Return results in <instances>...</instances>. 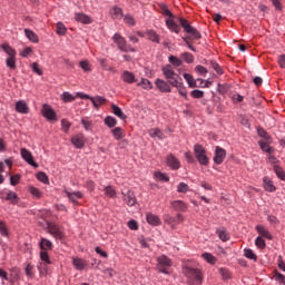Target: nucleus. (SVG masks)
<instances>
[{
  "label": "nucleus",
  "mask_w": 285,
  "mask_h": 285,
  "mask_svg": "<svg viewBox=\"0 0 285 285\" xmlns=\"http://www.w3.org/2000/svg\"><path fill=\"white\" fill-rule=\"evenodd\" d=\"M178 21H179V26H181V28L185 30V32L187 35H189L187 38H183L186 46L193 52H197V49H195V47H193V45H190L188 39H191V40L202 39V33L199 32V30L195 29V27L190 26V22H188V20H186L184 18H179Z\"/></svg>",
  "instance_id": "obj_1"
},
{
  "label": "nucleus",
  "mask_w": 285,
  "mask_h": 285,
  "mask_svg": "<svg viewBox=\"0 0 285 285\" xmlns=\"http://www.w3.org/2000/svg\"><path fill=\"white\" fill-rule=\"evenodd\" d=\"M183 273L185 277H187L189 284L191 285H202V282H204V276L202 275V271H199L198 268L185 266L183 268Z\"/></svg>",
  "instance_id": "obj_2"
},
{
  "label": "nucleus",
  "mask_w": 285,
  "mask_h": 285,
  "mask_svg": "<svg viewBox=\"0 0 285 285\" xmlns=\"http://www.w3.org/2000/svg\"><path fill=\"white\" fill-rule=\"evenodd\" d=\"M161 71L170 86H179V81L183 79L175 72V68L171 65L163 66Z\"/></svg>",
  "instance_id": "obj_3"
},
{
  "label": "nucleus",
  "mask_w": 285,
  "mask_h": 285,
  "mask_svg": "<svg viewBox=\"0 0 285 285\" xmlns=\"http://www.w3.org/2000/svg\"><path fill=\"white\" fill-rule=\"evenodd\" d=\"M157 262L158 272L164 273V275H170L169 268L173 266V261H170L166 255H161L158 257Z\"/></svg>",
  "instance_id": "obj_4"
},
{
  "label": "nucleus",
  "mask_w": 285,
  "mask_h": 285,
  "mask_svg": "<svg viewBox=\"0 0 285 285\" xmlns=\"http://www.w3.org/2000/svg\"><path fill=\"white\" fill-rule=\"evenodd\" d=\"M112 40L117 43L118 50H120L121 52H136L135 48L130 47L126 42V38H124V36L116 33L112 37Z\"/></svg>",
  "instance_id": "obj_5"
},
{
  "label": "nucleus",
  "mask_w": 285,
  "mask_h": 285,
  "mask_svg": "<svg viewBox=\"0 0 285 285\" xmlns=\"http://www.w3.org/2000/svg\"><path fill=\"white\" fill-rule=\"evenodd\" d=\"M194 153L200 166H208L209 159L208 156L206 155V149L202 145H195Z\"/></svg>",
  "instance_id": "obj_6"
},
{
  "label": "nucleus",
  "mask_w": 285,
  "mask_h": 285,
  "mask_svg": "<svg viewBox=\"0 0 285 285\" xmlns=\"http://www.w3.org/2000/svg\"><path fill=\"white\" fill-rule=\"evenodd\" d=\"M47 230L50 235L55 237V239H63V229H61L59 225L55 223H48Z\"/></svg>",
  "instance_id": "obj_7"
},
{
  "label": "nucleus",
  "mask_w": 285,
  "mask_h": 285,
  "mask_svg": "<svg viewBox=\"0 0 285 285\" xmlns=\"http://www.w3.org/2000/svg\"><path fill=\"white\" fill-rule=\"evenodd\" d=\"M121 195L127 206H135V204H137V198L135 197V193H132L130 189H122Z\"/></svg>",
  "instance_id": "obj_8"
},
{
  "label": "nucleus",
  "mask_w": 285,
  "mask_h": 285,
  "mask_svg": "<svg viewBox=\"0 0 285 285\" xmlns=\"http://www.w3.org/2000/svg\"><path fill=\"white\" fill-rule=\"evenodd\" d=\"M20 155H21L22 159H24V161H27V164H29V166H33V168H39V165L37 163H35V157L32 156V153H30V150L22 148L20 150Z\"/></svg>",
  "instance_id": "obj_9"
},
{
  "label": "nucleus",
  "mask_w": 285,
  "mask_h": 285,
  "mask_svg": "<svg viewBox=\"0 0 285 285\" xmlns=\"http://www.w3.org/2000/svg\"><path fill=\"white\" fill-rule=\"evenodd\" d=\"M224 159H226V149H224L219 146H216L215 147L214 163L219 166L220 164H224Z\"/></svg>",
  "instance_id": "obj_10"
},
{
  "label": "nucleus",
  "mask_w": 285,
  "mask_h": 285,
  "mask_svg": "<svg viewBox=\"0 0 285 285\" xmlns=\"http://www.w3.org/2000/svg\"><path fill=\"white\" fill-rule=\"evenodd\" d=\"M184 222V215L177 214V217L166 216L165 224L170 226V228H177V224H181Z\"/></svg>",
  "instance_id": "obj_11"
},
{
  "label": "nucleus",
  "mask_w": 285,
  "mask_h": 285,
  "mask_svg": "<svg viewBox=\"0 0 285 285\" xmlns=\"http://www.w3.org/2000/svg\"><path fill=\"white\" fill-rule=\"evenodd\" d=\"M167 166H169V168L173 170H179V168H181V163H179V159H177L175 155L169 154L167 156Z\"/></svg>",
  "instance_id": "obj_12"
},
{
  "label": "nucleus",
  "mask_w": 285,
  "mask_h": 285,
  "mask_svg": "<svg viewBox=\"0 0 285 285\" xmlns=\"http://www.w3.org/2000/svg\"><path fill=\"white\" fill-rule=\"evenodd\" d=\"M42 115L46 119H49V121H55L57 119V114H55V110H52V107L49 105L42 106Z\"/></svg>",
  "instance_id": "obj_13"
},
{
  "label": "nucleus",
  "mask_w": 285,
  "mask_h": 285,
  "mask_svg": "<svg viewBox=\"0 0 285 285\" xmlns=\"http://www.w3.org/2000/svg\"><path fill=\"white\" fill-rule=\"evenodd\" d=\"M166 26H167L168 30H170L171 32H175L176 35H179V32H181V27H179V24L175 23V17L167 18Z\"/></svg>",
  "instance_id": "obj_14"
},
{
  "label": "nucleus",
  "mask_w": 285,
  "mask_h": 285,
  "mask_svg": "<svg viewBox=\"0 0 285 285\" xmlns=\"http://www.w3.org/2000/svg\"><path fill=\"white\" fill-rule=\"evenodd\" d=\"M71 144L72 146H75V148H83V146L86 145V138L83 137V135L78 134L71 138Z\"/></svg>",
  "instance_id": "obj_15"
},
{
  "label": "nucleus",
  "mask_w": 285,
  "mask_h": 285,
  "mask_svg": "<svg viewBox=\"0 0 285 285\" xmlns=\"http://www.w3.org/2000/svg\"><path fill=\"white\" fill-rule=\"evenodd\" d=\"M16 110L20 112V115H28L30 112V108H28V104L23 100H19L16 102Z\"/></svg>",
  "instance_id": "obj_16"
},
{
  "label": "nucleus",
  "mask_w": 285,
  "mask_h": 285,
  "mask_svg": "<svg viewBox=\"0 0 285 285\" xmlns=\"http://www.w3.org/2000/svg\"><path fill=\"white\" fill-rule=\"evenodd\" d=\"M263 186L265 190H267V193H275V190H277V188L273 184V180L268 176L263 178Z\"/></svg>",
  "instance_id": "obj_17"
},
{
  "label": "nucleus",
  "mask_w": 285,
  "mask_h": 285,
  "mask_svg": "<svg viewBox=\"0 0 285 285\" xmlns=\"http://www.w3.org/2000/svg\"><path fill=\"white\" fill-rule=\"evenodd\" d=\"M155 85H156V88L160 90V92H170V85H168L166 80L156 79Z\"/></svg>",
  "instance_id": "obj_18"
},
{
  "label": "nucleus",
  "mask_w": 285,
  "mask_h": 285,
  "mask_svg": "<svg viewBox=\"0 0 285 285\" xmlns=\"http://www.w3.org/2000/svg\"><path fill=\"white\" fill-rule=\"evenodd\" d=\"M75 19L76 21H79V23H85V24L92 23V18L81 12L75 13Z\"/></svg>",
  "instance_id": "obj_19"
},
{
  "label": "nucleus",
  "mask_w": 285,
  "mask_h": 285,
  "mask_svg": "<svg viewBox=\"0 0 285 285\" xmlns=\"http://www.w3.org/2000/svg\"><path fill=\"white\" fill-rule=\"evenodd\" d=\"M39 246L43 252L52 250L53 248L52 242L43 237L40 238Z\"/></svg>",
  "instance_id": "obj_20"
},
{
  "label": "nucleus",
  "mask_w": 285,
  "mask_h": 285,
  "mask_svg": "<svg viewBox=\"0 0 285 285\" xmlns=\"http://www.w3.org/2000/svg\"><path fill=\"white\" fill-rule=\"evenodd\" d=\"M255 230H257L261 237H265L266 239H273V235H271V232H268L263 225H257L255 227Z\"/></svg>",
  "instance_id": "obj_21"
},
{
  "label": "nucleus",
  "mask_w": 285,
  "mask_h": 285,
  "mask_svg": "<svg viewBox=\"0 0 285 285\" xmlns=\"http://www.w3.org/2000/svg\"><path fill=\"white\" fill-rule=\"evenodd\" d=\"M121 79L126 83H137V80L135 79V73L127 70L122 72Z\"/></svg>",
  "instance_id": "obj_22"
},
{
  "label": "nucleus",
  "mask_w": 285,
  "mask_h": 285,
  "mask_svg": "<svg viewBox=\"0 0 285 285\" xmlns=\"http://www.w3.org/2000/svg\"><path fill=\"white\" fill-rule=\"evenodd\" d=\"M7 202H10V204H12L13 206H17V204H19V196L17 195V193L10 190L6 194V198Z\"/></svg>",
  "instance_id": "obj_23"
},
{
  "label": "nucleus",
  "mask_w": 285,
  "mask_h": 285,
  "mask_svg": "<svg viewBox=\"0 0 285 285\" xmlns=\"http://www.w3.org/2000/svg\"><path fill=\"white\" fill-rule=\"evenodd\" d=\"M68 199H70V202H72V204H78L77 199H81V197H83V194L81 191H73L70 193L68 190L65 191Z\"/></svg>",
  "instance_id": "obj_24"
},
{
  "label": "nucleus",
  "mask_w": 285,
  "mask_h": 285,
  "mask_svg": "<svg viewBox=\"0 0 285 285\" xmlns=\"http://www.w3.org/2000/svg\"><path fill=\"white\" fill-rule=\"evenodd\" d=\"M24 35L27 39H29V41H31L32 43H39V36H37L35 31L30 29H24Z\"/></svg>",
  "instance_id": "obj_25"
},
{
  "label": "nucleus",
  "mask_w": 285,
  "mask_h": 285,
  "mask_svg": "<svg viewBox=\"0 0 285 285\" xmlns=\"http://www.w3.org/2000/svg\"><path fill=\"white\" fill-rule=\"evenodd\" d=\"M171 207L174 210H179L180 213H184L188 206H186V203L183 200H175L171 203Z\"/></svg>",
  "instance_id": "obj_26"
},
{
  "label": "nucleus",
  "mask_w": 285,
  "mask_h": 285,
  "mask_svg": "<svg viewBox=\"0 0 285 285\" xmlns=\"http://www.w3.org/2000/svg\"><path fill=\"white\" fill-rule=\"evenodd\" d=\"M72 264L77 271H83L86 266H88V262L81 259V258H73Z\"/></svg>",
  "instance_id": "obj_27"
},
{
  "label": "nucleus",
  "mask_w": 285,
  "mask_h": 285,
  "mask_svg": "<svg viewBox=\"0 0 285 285\" xmlns=\"http://www.w3.org/2000/svg\"><path fill=\"white\" fill-rule=\"evenodd\" d=\"M112 136L115 139L119 141V139H124L126 137V131L121 127H116L111 130Z\"/></svg>",
  "instance_id": "obj_28"
},
{
  "label": "nucleus",
  "mask_w": 285,
  "mask_h": 285,
  "mask_svg": "<svg viewBox=\"0 0 285 285\" xmlns=\"http://www.w3.org/2000/svg\"><path fill=\"white\" fill-rule=\"evenodd\" d=\"M111 111L114 112V115L116 116V117H118L119 119H127V117H126V114H124V110H121L120 108H119V106H117V105H111Z\"/></svg>",
  "instance_id": "obj_29"
},
{
  "label": "nucleus",
  "mask_w": 285,
  "mask_h": 285,
  "mask_svg": "<svg viewBox=\"0 0 285 285\" xmlns=\"http://www.w3.org/2000/svg\"><path fill=\"white\" fill-rule=\"evenodd\" d=\"M207 66H210V68H212L213 70H215V72H216L217 75H224V69H222V67L219 66V63H217L216 61L209 60V61L207 62Z\"/></svg>",
  "instance_id": "obj_30"
},
{
  "label": "nucleus",
  "mask_w": 285,
  "mask_h": 285,
  "mask_svg": "<svg viewBox=\"0 0 285 285\" xmlns=\"http://www.w3.org/2000/svg\"><path fill=\"white\" fill-rule=\"evenodd\" d=\"M147 222L151 226H159V224H161V220L159 219V217L155 216L154 214H147Z\"/></svg>",
  "instance_id": "obj_31"
},
{
  "label": "nucleus",
  "mask_w": 285,
  "mask_h": 285,
  "mask_svg": "<svg viewBox=\"0 0 285 285\" xmlns=\"http://www.w3.org/2000/svg\"><path fill=\"white\" fill-rule=\"evenodd\" d=\"M161 14H164L165 17H168V19H170L171 17H175V14H173V12L170 10H168V6H166V3H159L158 4Z\"/></svg>",
  "instance_id": "obj_32"
},
{
  "label": "nucleus",
  "mask_w": 285,
  "mask_h": 285,
  "mask_svg": "<svg viewBox=\"0 0 285 285\" xmlns=\"http://www.w3.org/2000/svg\"><path fill=\"white\" fill-rule=\"evenodd\" d=\"M258 146H261V150H263V153H268V155H273V147L268 146V142L264 140H258Z\"/></svg>",
  "instance_id": "obj_33"
},
{
  "label": "nucleus",
  "mask_w": 285,
  "mask_h": 285,
  "mask_svg": "<svg viewBox=\"0 0 285 285\" xmlns=\"http://www.w3.org/2000/svg\"><path fill=\"white\" fill-rule=\"evenodd\" d=\"M217 235L222 242H228L230 239V235H228V232H226V228L217 229Z\"/></svg>",
  "instance_id": "obj_34"
},
{
  "label": "nucleus",
  "mask_w": 285,
  "mask_h": 285,
  "mask_svg": "<svg viewBox=\"0 0 285 285\" xmlns=\"http://www.w3.org/2000/svg\"><path fill=\"white\" fill-rule=\"evenodd\" d=\"M184 79L187 81L189 88H197V81L189 73H184Z\"/></svg>",
  "instance_id": "obj_35"
},
{
  "label": "nucleus",
  "mask_w": 285,
  "mask_h": 285,
  "mask_svg": "<svg viewBox=\"0 0 285 285\" xmlns=\"http://www.w3.org/2000/svg\"><path fill=\"white\" fill-rule=\"evenodd\" d=\"M90 101L92 102V105L95 106V108H99V106L106 104V98L101 97V96H97L95 98H90Z\"/></svg>",
  "instance_id": "obj_36"
},
{
  "label": "nucleus",
  "mask_w": 285,
  "mask_h": 285,
  "mask_svg": "<svg viewBox=\"0 0 285 285\" xmlns=\"http://www.w3.org/2000/svg\"><path fill=\"white\" fill-rule=\"evenodd\" d=\"M147 37H148L149 41H153L154 43H159V35H157V31L148 30Z\"/></svg>",
  "instance_id": "obj_37"
},
{
  "label": "nucleus",
  "mask_w": 285,
  "mask_h": 285,
  "mask_svg": "<svg viewBox=\"0 0 285 285\" xmlns=\"http://www.w3.org/2000/svg\"><path fill=\"white\" fill-rule=\"evenodd\" d=\"M168 61L174 68H179V66L184 63L181 59L177 58L176 56H169Z\"/></svg>",
  "instance_id": "obj_38"
},
{
  "label": "nucleus",
  "mask_w": 285,
  "mask_h": 285,
  "mask_svg": "<svg viewBox=\"0 0 285 285\" xmlns=\"http://www.w3.org/2000/svg\"><path fill=\"white\" fill-rule=\"evenodd\" d=\"M180 58H183L186 63L195 62V56H193V53H190V52L180 53Z\"/></svg>",
  "instance_id": "obj_39"
},
{
  "label": "nucleus",
  "mask_w": 285,
  "mask_h": 285,
  "mask_svg": "<svg viewBox=\"0 0 285 285\" xmlns=\"http://www.w3.org/2000/svg\"><path fill=\"white\" fill-rule=\"evenodd\" d=\"M105 125L108 126V128H115L117 126V118L107 116L105 118Z\"/></svg>",
  "instance_id": "obj_40"
},
{
  "label": "nucleus",
  "mask_w": 285,
  "mask_h": 285,
  "mask_svg": "<svg viewBox=\"0 0 285 285\" xmlns=\"http://www.w3.org/2000/svg\"><path fill=\"white\" fill-rule=\"evenodd\" d=\"M174 88H177L179 95H181V97H188L187 91H186V87H184V80L178 81V86H174Z\"/></svg>",
  "instance_id": "obj_41"
},
{
  "label": "nucleus",
  "mask_w": 285,
  "mask_h": 285,
  "mask_svg": "<svg viewBox=\"0 0 285 285\" xmlns=\"http://www.w3.org/2000/svg\"><path fill=\"white\" fill-rule=\"evenodd\" d=\"M274 173H276V176L278 177V179H282V181H285L284 168H282L281 166L275 165L274 166Z\"/></svg>",
  "instance_id": "obj_42"
},
{
  "label": "nucleus",
  "mask_w": 285,
  "mask_h": 285,
  "mask_svg": "<svg viewBox=\"0 0 285 285\" xmlns=\"http://www.w3.org/2000/svg\"><path fill=\"white\" fill-rule=\"evenodd\" d=\"M110 14L114 19H121V17H124V14L121 13V8L119 7H114L110 10Z\"/></svg>",
  "instance_id": "obj_43"
},
{
  "label": "nucleus",
  "mask_w": 285,
  "mask_h": 285,
  "mask_svg": "<svg viewBox=\"0 0 285 285\" xmlns=\"http://www.w3.org/2000/svg\"><path fill=\"white\" fill-rule=\"evenodd\" d=\"M2 50L7 52L9 57H17V51L10 47V45H2Z\"/></svg>",
  "instance_id": "obj_44"
},
{
  "label": "nucleus",
  "mask_w": 285,
  "mask_h": 285,
  "mask_svg": "<svg viewBox=\"0 0 285 285\" xmlns=\"http://www.w3.org/2000/svg\"><path fill=\"white\" fill-rule=\"evenodd\" d=\"M104 191L107 197H111V198L117 197V191L115 190V188H112V186H106L104 188Z\"/></svg>",
  "instance_id": "obj_45"
},
{
  "label": "nucleus",
  "mask_w": 285,
  "mask_h": 285,
  "mask_svg": "<svg viewBox=\"0 0 285 285\" xmlns=\"http://www.w3.org/2000/svg\"><path fill=\"white\" fill-rule=\"evenodd\" d=\"M138 86H142L145 90H153V82L146 78H142Z\"/></svg>",
  "instance_id": "obj_46"
},
{
  "label": "nucleus",
  "mask_w": 285,
  "mask_h": 285,
  "mask_svg": "<svg viewBox=\"0 0 285 285\" xmlns=\"http://www.w3.org/2000/svg\"><path fill=\"white\" fill-rule=\"evenodd\" d=\"M244 255L247 257V259H253L254 262H257V255L253 249L246 248L244 249Z\"/></svg>",
  "instance_id": "obj_47"
},
{
  "label": "nucleus",
  "mask_w": 285,
  "mask_h": 285,
  "mask_svg": "<svg viewBox=\"0 0 285 285\" xmlns=\"http://www.w3.org/2000/svg\"><path fill=\"white\" fill-rule=\"evenodd\" d=\"M255 246H257V248H259L261 250H264V248H266V240H264V238H262V236H258L255 239Z\"/></svg>",
  "instance_id": "obj_48"
},
{
  "label": "nucleus",
  "mask_w": 285,
  "mask_h": 285,
  "mask_svg": "<svg viewBox=\"0 0 285 285\" xmlns=\"http://www.w3.org/2000/svg\"><path fill=\"white\" fill-rule=\"evenodd\" d=\"M56 32L57 35H61V36L66 35L67 32L66 24L63 22H58L56 27Z\"/></svg>",
  "instance_id": "obj_49"
},
{
  "label": "nucleus",
  "mask_w": 285,
  "mask_h": 285,
  "mask_svg": "<svg viewBox=\"0 0 285 285\" xmlns=\"http://www.w3.org/2000/svg\"><path fill=\"white\" fill-rule=\"evenodd\" d=\"M61 99L62 101H65L66 104L70 102V101H75V96H72L70 92L68 91H65L62 95H61Z\"/></svg>",
  "instance_id": "obj_50"
},
{
  "label": "nucleus",
  "mask_w": 285,
  "mask_h": 285,
  "mask_svg": "<svg viewBox=\"0 0 285 285\" xmlns=\"http://www.w3.org/2000/svg\"><path fill=\"white\" fill-rule=\"evenodd\" d=\"M150 137H157L158 139H164V132H161L159 129H150L149 131Z\"/></svg>",
  "instance_id": "obj_51"
},
{
  "label": "nucleus",
  "mask_w": 285,
  "mask_h": 285,
  "mask_svg": "<svg viewBox=\"0 0 285 285\" xmlns=\"http://www.w3.org/2000/svg\"><path fill=\"white\" fill-rule=\"evenodd\" d=\"M6 63H7V67L10 68L11 70H14V68H17V62L14 60V56L7 58Z\"/></svg>",
  "instance_id": "obj_52"
},
{
  "label": "nucleus",
  "mask_w": 285,
  "mask_h": 285,
  "mask_svg": "<svg viewBox=\"0 0 285 285\" xmlns=\"http://www.w3.org/2000/svg\"><path fill=\"white\" fill-rule=\"evenodd\" d=\"M40 259L41 262H45V264H52V262L50 261V255H48V252H40Z\"/></svg>",
  "instance_id": "obj_53"
},
{
  "label": "nucleus",
  "mask_w": 285,
  "mask_h": 285,
  "mask_svg": "<svg viewBox=\"0 0 285 285\" xmlns=\"http://www.w3.org/2000/svg\"><path fill=\"white\" fill-rule=\"evenodd\" d=\"M155 177H156V179H158V181H169L170 180V178L161 171H157L155 174Z\"/></svg>",
  "instance_id": "obj_54"
},
{
  "label": "nucleus",
  "mask_w": 285,
  "mask_h": 285,
  "mask_svg": "<svg viewBox=\"0 0 285 285\" xmlns=\"http://www.w3.org/2000/svg\"><path fill=\"white\" fill-rule=\"evenodd\" d=\"M195 71L198 72V75H203V77H206V75H208V69H206V67L202 65H197L195 67Z\"/></svg>",
  "instance_id": "obj_55"
},
{
  "label": "nucleus",
  "mask_w": 285,
  "mask_h": 285,
  "mask_svg": "<svg viewBox=\"0 0 285 285\" xmlns=\"http://www.w3.org/2000/svg\"><path fill=\"white\" fill-rule=\"evenodd\" d=\"M81 124L85 130H92V121H90L88 118H82Z\"/></svg>",
  "instance_id": "obj_56"
},
{
  "label": "nucleus",
  "mask_w": 285,
  "mask_h": 285,
  "mask_svg": "<svg viewBox=\"0 0 285 285\" xmlns=\"http://www.w3.org/2000/svg\"><path fill=\"white\" fill-rule=\"evenodd\" d=\"M80 68L85 71V72H90V62H88V60H82L79 62Z\"/></svg>",
  "instance_id": "obj_57"
},
{
  "label": "nucleus",
  "mask_w": 285,
  "mask_h": 285,
  "mask_svg": "<svg viewBox=\"0 0 285 285\" xmlns=\"http://www.w3.org/2000/svg\"><path fill=\"white\" fill-rule=\"evenodd\" d=\"M203 257L208 262V264H215L217 262V258H215L213 254L205 253L203 254Z\"/></svg>",
  "instance_id": "obj_58"
},
{
  "label": "nucleus",
  "mask_w": 285,
  "mask_h": 285,
  "mask_svg": "<svg viewBox=\"0 0 285 285\" xmlns=\"http://www.w3.org/2000/svg\"><path fill=\"white\" fill-rule=\"evenodd\" d=\"M37 179L42 184H48V175H46L43 171L37 174Z\"/></svg>",
  "instance_id": "obj_59"
},
{
  "label": "nucleus",
  "mask_w": 285,
  "mask_h": 285,
  "mask_svg": "<svg viewBox=\"0 0 285 285\" xmlns=\"http://www.w3.org/2000/svg\"><path fill=\"white\" fill-rule=\"evenodd\" d=\"M24 271H26L27 277H35V266L33 265L28 264Z\"/></svg>",
  "instance_id": "obj_60"
},
{
  "label": "nucleus",
  "mask_w": 285,
  "mask_h": 285,
  "mask_svg": "<svg viewBox=\"0 0 285 285\" xmlns=\"http://www.w3.org/2000/svg\"><path fill=\"white\" fill-rule=\"evenodd\" d=\"M29 191L33 195V197H37V199H41V190L37 187H29Z\"/></svg>",
  "instance_id": "obj_61"
},
{
  "label": "nucleus",
  "mask_w": 285,
  "mask_h": 285,
  "mask_svg": "<svg viewBox=\"0 0 285 285\" xmlns=\"http://www.w3.org/2000/svg\"><path fill=\"white\" fill-rule=\"evenodd\" d=\"M0 235H2V237H8V226L6 225V223L0 220Z\"/></svg>",
  "instance_id": "obj_62"
},
{
  "label": "nucleus",
  "mask_w": 285,
  "mask_h": 285,
  "mask_svg": "<svg viewBox=\"0 0 285 285\" xmlns=\"http://www.w3.org/2000/svg\"><path fill=\"white\" fill-rule=\"evenodd\" d=\"M177 191L178 193H188V184L186 183H179L178 187H177Z\"/></svg>",
  "instance_id": "obj_63"
},
{
  "label": "nucleus",
  "mask_w": 285,
  "mask_h": 285,
  "mask_svg": "<svg viewBox=\"0 0 285 285\" xmlns=\"http://www.w3.org/2000/svg\"><path fill=\"white\" fill-rule=\"evenodd\" d=\"M124 21L127 26H135L136 23L135 18H132L130 14L125 16Z\"/></svg>",
  "instance_id": "obj_64"
}]
</instances>
